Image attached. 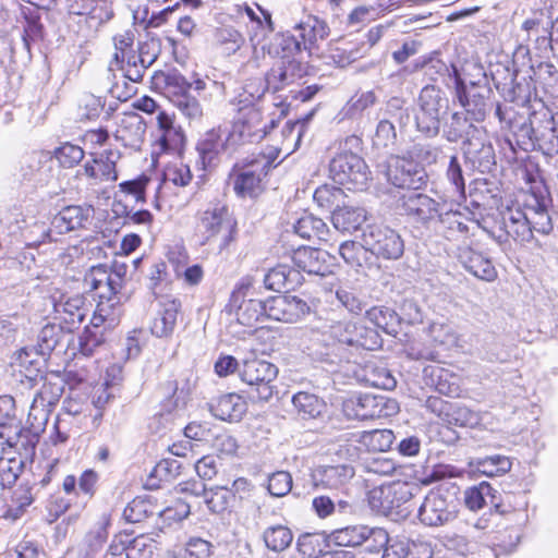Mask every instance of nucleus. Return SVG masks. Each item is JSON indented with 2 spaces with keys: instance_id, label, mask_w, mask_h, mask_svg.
<instances>
[{
  "instance_id": "obj_1",
  "label": "nucleus",
  "mask_w": 558,
  "mask_h": 558,
  "mask_svg": "<svg viewBox=\"0 0 558 558\" xmlns=\"http://www.w3.org/2000/svg\"><path fill=\"white\" fill-rule=\"evenodd\" d=\"M498 233L492 236L506 250L510 247V239L519 244L530 243L534 232L549 234L553 221L547 209V199L536 193L525 194L522 202L507 206L500 211Z\"/></svg>"
},
{
  "instance_id": "obj_2",
  "label": "nucleus",
  "mask_w": 558,
  "mask_h": 558,
  "mask_svg": "<svg viewBox=\"0 0 558 558\" xmlns=\"http://www.w3.org/2000/svg\"><path fill=\"white\" fill-rule=\"evenodd\" d=\"M325 330H311L310 354L317 361L335 364L342 359L341 349L375 350L381 345L379 333L364 325L352 322H333Z\"/></svg>"
},
{
  "instance_id": "obj_3",
  "label": "nucleus",
  "mask_w": 558,
  "mask_h": 558,
  "mask_svg": "<svg viewBox=\"0 0 558 558\" xmlns=\"http://www.w3.org/2000/svg\"><path fill=\"white\" fill-rule=\"evenodd\" d=\"M197 232L203 245L217 242L219 252H223L236 241L238 223L226 205L214 203L198 213Z\"/></svg>"
},
{
  "instance_id": "obj_4",
  "label": "nucleus",
  "mask_w": 558,
  "mask_h": 558,
  "mask_svg": "<svg viewBox=\"0 0 558 558\" xmlns=\"http://www.w3.org/2000/svg\"><path fill=\"white\" fill-rule=\"evenodd\" d=\"M272 167V160L264 155L244 158L234 163L229 182L240 197H256L263 192V180Z\"/></svg>"
},
{
  "instance_id": "obj_5",
  "label": "nucleus",
  "mask_w": 558,
  "mask_h": 558,
  "mask_svg": "<svg viewBox=\"0 0 558 558\" xmlns=\"http://www.w3.org/2000/svg\"><path fill=\"white\" fill-rule=\"evenodd\" d=\"M357 142V137L348 138L344 147L329 162L330 178L338 184L348 185L349 190H363L371 174L364 159L347 148Z\"/></svg>"
},
{
  "instance_id": "obj_6",
  "label": "nucleus",
  "mask_w": 558,
  "mask_h": 558,
  "mask_svg": "<svg viewBox=\"0 0 558 558\" xmlns=\"http://www.w3.org/2000/svg\"><path fill=\"white\" fill-rule=\"evenodd\" d=\"M418 109L415 113L417 131L427 137H435L440 131L441 110L448 108V99L435 85L424 86L417 98Z\"/></svg>"
},
{
  "instance_id": "obj_7",
  "label": "nucleus",
  "mask_w": 558,
  "mask_h": 558,
  "mask_svg": "<svg viewBox=\"0 0 558 558\" xmlns=\"http://www.w3.org/2000/svg\"><path fill=\"white\" fill-rule=\"evenodd\" d=\"M240 378L252 389L248 392L252 399L268 401L275 392L274 380L277 378L278 368L270 362L251 359L245 360L239 369Z\"/></svg>"
},
{
  "instance_id": "obj_8",
  "label": "nucleus",
  "mask_w": 558,
  "mask_h": 558,
  "mask_svg": "<svg viewBox=\"0 0 558 558\" xmlns=\"http://www.w3.org/2000/svg\"><path fill=\"white\" fill-rule=\"evenodd\" d=\"M275 126L276 121L274 119L268 122L264 121L262 111L256 106H241L229 133V140L234 145L259 142Z\"/></svg>"
},
{
  "instance_id": "obj_9",
  "label": "nucleus",
  "mask_w": 558,
  "mask_h": 558,
  "mask_svg": "<svg viewBox=\"0 0 558 558\" xmlns=\"http://www.w3.org/2000/svg\"><path fill=\"white\" fill-rule=\"evenodd\" d=\"M343 412L349 418H381L396 415L399 412V404L387 396L365 393L345 400Z\"/></svg>"
},
{
  "instance_id": "obj_10",
  "label": "nucleus",
  "mask_w": 558,
  "mask_h": 558,
  "mask_svg": "<svg viewBox=\"0 0 558 558\" xmlns=\"http://www.w3.org/2000/svg\"><path fill=\"white\" fill-rule=\"evenodd\" d=\"M363 241L377 258L397 260L404 253V241L400 233L385 225H371L363 233Z\"/></svg>"
},
{
  "instance_id": "obj_11",
  "label": "nucleus",
  "mask_w": 558,
  "mask_h": 558,
  "mask_svg": "<svg viewBox=\"0 0 558 558\" xmlns=\"http://www.w3.org/2000/svg\"><path fill=\"white\" fill-rule=\"evenodd\" d=\"M417 517L422 524L437 527L453 521L457 517V504L454 498L440 489L430 490L417 510Z\"/></svg>"
},
{
  "instance_id": "obj_12",
  "label": "nucleus",
  "mask_w": 558,
  "mask_h": 558,
  "mask_svg": "<svg viewBox=\"0 0 558 558\" xmlns=\"http://www.w3.org/2000/svg\"><path fill=\"white\" fill-rule=\"evenodd\" d=\"M386 177L396 187L412 190L423 187L428 180L425 169L420 163L399 156H392L388 160Z\"/></svg>"
},
{
  "instance_id": "obj_13",
  "label": "nucleus",
  "mask_w": 558,
  "mask_h": 558,
  "mask_svg": "<svg viewBox=\"0 0 558 558\" xmlns=\"http://www.w3.org/2000/svg\"><path fill=\"white\" fill-rule=\"evenodd\" d=\"M84 287L94 298L97 299L98 304L107 303L111 306H118L121 302V288L117 281L112 280L108 275V266L96 265L89 268L84 276Z\"/></svg>"
},
{
  "instance_id": "obj_14",
  "label": "nucleus",
  "mask_w": 558,
  "mask_h": 558,
  "mask_svg": "<svg viewBox=\"0 0 558 558\" xmlns=\"http://www.w3.org/2000/svg\"><path fill=\"white\" fill-rule=\"evenodd\" d=\"M266 311L269 319L295 324L311 313V307L298 296L276 295L266 301Z\"/></svg>"
},
{
  "instance_id": "obj_15",
  "label": "nucleus",
  "mask_w": 558,
  "mask_h": 558,
  "mask_svg": "<svg viewBox=\"0 0 558 558\" xmlns=\"http://www.w3.org/2000/svg\"><path fill=\"white\" fill-rule=\"evenodd\" d=\"M445 207H447L446 202H437L423 193H411L402 198L404 213L424 226L435 222Z\"/></svg>"
},
{
  "instance_id": "obj_16",
  "label": "nucleus",
  "mask_w": 558,
  "mask_h": 558,
  "mask_svg": "<svg viewBox=\"0 0 558 558\" xmlns=\"http://www.w3.org/2000/svg\"><path fill=\"white\" fill-rule=\"evenodd\" d=\"M94 218V209L92 206L70 205L63 207L51 219L53 232L57 235L65 233L87 230Z\"/></svg>"
},
{
  "instance_id": "obj_17",
  "label": "nucleus",
  "mask_w": 558,
  "mask_h": 558,
  "mask_svg": "<svg viewBox=\"0 0 558 558\" xmlns=\"http://www.w3.org/2000/svg\"><path fill=\"white\" fill-rule=\"evenodd\" d=\"M53 311L56 319L63 324L70 333L83 323L89 308L83 295L62 294L58 300L53 298Z\"/></svg>"
},
{
  "instance_id": "obj_18",
  "label": "nucleus",
  "mask_w": 558,
  "mask_h": 558,
  "mask_svg": "<svg viewBox=\"0 0 558 558\" xmlns=\"http://www.w3.org/2000/svg\"><path fill=\"white\" fill-rule=\"evenodd\" d=\"M119 150L108 149L96 155L92 161H86L77 171V177H86L93 184L113 182L118 179L116 165L120 159Z\"/></svg>"
},
{
  "instance_id": "obj_19",
  "label": "nucleus",
  "mask_w": 558,
  "mask_h": 558,
  "mask_svg": "<svg viewBox=\"0 0 558 558\" xmlns=\"http://www.w3.org/2000/svg\"><path fill=\"white\" fill-rule=\"evenodd\" d=\"M335 257L327 251L311 246H300L293 252L292 262L298 270L325 277L332 272Z\"/></svg>"
},
{
  "instance_id": "obj_20",
  "label": "nucleus",
  "mask_w": 558,
  "mask_h": 558,
  "mask_svg": "<svg viewBox=\"0 0 558 558\" xmlns=\"http://www.w3.org/2000/svg\"><path fill=\"white\" fill-rule=\"evenodd\" d=\"M229 142H231L229 135L225 137L221 128H214L202 135L196 144V151L204 170L214 168L218 163V157Z\"/></svg>"
},
{
  "instance_id": "obj_21",
  "label": "nucleus",
  "mask_w": 558,
  "mask_h": 558,
  "mask_svg": "<svg viewBox=\"0 0 558 558\" xmlns=\"http://www.w3.org/2000/svg\"><path fill=\"white\" fill-rule=\"evenodd\" d=\"M146 123L143 117L136 112H128L119 119L114 136L125 147L140 149L144 143Z\"/></svg>"
},
{
  "instance_id": "obj_22",
  "label": "nucleus",
  "mask_w": 558,
  "mask_h": 558,
  "mask_svg": "<svg viewBox=\"0 0 558 558\" xmlns=\"http://www.w3.org/2000/svg\"><path fill=\"white\" fill-rule=\"evenodd\" d=\"M412 488L407 483H396L371 493V504L383 513H389L412 498Z\"/></svg>"
},
{
  "instance_id": "obj_23",
  "label": "nucleus",
  "mask_w": 558,
  "mask_h": 558,
  "mask_svg": "<svg viewBox=\"0 0 558 558\" xmlns=\"http://www.w3.org/2000/svg\"><path fill=\"white\" fill-rule=\"evenodd\" d=\"M154 89L162 93L172 104L190 94L189 81L175 69L168 71H156L151 76Z\"/></svg>"
},
{
  "instance_id": "obj_24",
  "label": "nucleus",
  "mask_w": 558,
  "mask_h": 558,
  "mask_svg": "<svg viewBox=\"0 0 558 558\" xmlns=\"http://www.w3.org/2000/svg\"><path fill=\"white\" fill-rule=\"evenodd\" d=\"M304 72L303 64L296 59H291L278 62L265 77L270 90L277 93L301 78Z\"/></svg>"
},
{
  "instance_id": "obj_25",
  "label": "nucleus",
  "mask_w": 558,
  "mask_h": 558,
  "mask_svg": "<svg viewBox=\"0 0 558 558\" xmlns=\"http://www.w3.org/2000/svg\"><path fill=\"white\" fill-rule=\"evenodd\" d=\"M303 279V275L296 268L286 264H278L267 271L264 277V283L268 290L289 292L299 288Z\"/></svg>"
},
{
  "instance_id": "obj_26",
  "label": "nucleus",
  "mask_w": 558,
  "mask_h": 558,
  "mask_svg": "<svg viewBox=\"0 0 558 558\" xmlns=\"http://www.w3.org/2000/svg\"><path fill=\"white\" fill-rule=\"evenodd\" d=\"M458 259L466 271L478 279L494 281L497 278L492 260L469 246L459 248Z\"/></svg>"
},
{
  "instance_id": "obj_27",
  "label": "nucleus",
  "mask_w": 558,
  "mask_h": 558,
  "mask_svg": "<svg viewBox=\"0 0 558 558\" xmlns=\"http://www.w3.org/2000/svg\"><path fill=\"white\" fill-rule=\"evenodd\" d=\"M426 384L433 386L439 393L448 397H459L461 393L460 377L450 369L439 365L424 368Z\"/></svg>"
},
{
  "instance_id": "obj_28",
  "label": "nucleus",
  "mask_w": 558,
  "mask_h": 558,
  "mask_svg": "<svg viewBox=\"0 0 558 558\" xmlns=\"http://www.w3.org/2000/svg\"><path fill=\"white\" fill-rule=\"evenodd\" d=\"M456 84V97L459 104L465 109L468 118L472 122H482L486 117V101L480 94H470L466 85L460 77L458 70L452 66Z\"/></svg>"
},
{
  "instance_id": "obj_29",
  "label": "nucleus",
  "mask_w": 558,
  "mask_h": 558,
  "mask_svg": "<svg viewBox=\"0 0 558 558\" xmlns=\"http://www.w3.org/2000/svg\"><path fill=\"white\" fill-rule=\"evenodd\" d=\"M312 476L315 486L338 489L354 476V469L349 464L324 465L317 468Z\"/></svg>"
},
{
  "instance_id": "obj_30",
  "label": "nucleus",
  "mask_w": 558,
  "mask_h": 558,
  "mask_svg": "<svg viewBox=\"0 0 558 558\" xmlns=\"http://www.w3.org/2000/svg\"><path fill=\"white\" fill-rule=\"evenodd\" d=\"M69 11L76 15H87L92 26L98 27L109 22L114 13L112 1H68Z\"/></svg>"
},
{
  "instance_id": "obj_31",
  "label": "nucleus",
  "mask_w": 558,
  "mask_h": 558,
  "mask_svg": "<svg viewBox=\"0 0 558 558\" xmlns=\"http://www.w3.org/2000/svg\"><path fill=\"white\" fill-rule=\"evenodd\" d=\"M435 230L449 241L464 239L469 233L464 216L458 210L446 207L435 221Z\"/></svg>"
},
{
  "instance_id": "obj_32",
  "label": "nucleus",
  "mask_w": 558,
  "mask_h": 558,
  "mask_svg": "<svg viewBox=\"0 0 558 558\" xmlns=\"http://www.w3.org/2000/svg\"><path fill=\"white\" fill-rule=\"evenodd\" d=\"M52 158L46 151H33L25 156L21 163V174L24 180L43 183L51 170Z\"/></svg>"
},
{
  "instance_id": "obj_33",
  "label": "nucleus",
  "mask_w": 558,
  "mask_h": 558,
  "mask_svg": "<svg viewBox=\"0 0 558 558\" xmlns=\"http://www.w3.org/2000/svg\"><path fill=\"white\" fill-rule=\"evenodd\" d=\"M476 134L481 135L482 131L461 112L451 113L442 124V136L449 143H457L461 140L468 141Z\"/></svg>"
},
{
  "instance_id": "obj_34",
  "label": "nucleus",
  "mask_w": 558,
  "mask_h": 558,
  "mask_svg": "<svg viewBox=\"0 0 558 558\" xmlns=\"http://www.w3.org/2000/svg\"><path fill=\"white\" fill-rule=\"evenodd\" d=\"M180 302L177 300H163L160 302V308L153 319L150 330L156 337L162 338L172 335L180 310Z\"/></svg>"
},
{
  "instance_id": "obj_35",
  "label": "nucleus",
  "mask_w": 558,
  "mask_h": 558,
  "mask_svg": "<svg viewBox=\"0 0 558 558\" xmlns=\"http://www.w3.org/2000/svg\"><path fill=\"white\" fill-rule=\"evenodd\" d=\"M464 155L473 163H477L482 172L488 171L495 165L494 147L481 136L475 135L464 141Z\"/></svg>"
},
{
  "instance_id": "obj_36",
  "label": "nucleus",
  "mask_w": 558,
  "mask_h": 558,
  "mask_svg": "<svg viewBox=\"0 0 558 558\" xmlns=\"http://www.w3.org/2000/svg\"><path fill=\"white\" fill-rule=\"evenodd\" d=\"M245 400L236 393H228L219 397L215 403L210 405L214 416L221 421H240L246 412Z\"/></svg>"
},
{
  "instance_id": "obj_37",
  "label": "nucleus",
  "mask_w": 558,
  "mask_h": 558,
  "mask_svg": "<svg viewBox=\"0 0 558 558\" xmlns=\"http://www.w3.org/2000/svg\"><path fill=\"white\" fill-rule=\"evenodd\" d=\"M295 29L301 37V44L304 49L311 50L317 46L318 41L325 40L329 35V27L324 20L317 16L308 15L302 21Z\"/></svg>"
},
{
  "instance_id": "obj_38",
  "label": "nucleus",
  "mask_w": 558,
  "mask_h": 558,
  "mask_svg": "<svg viewBox=\"0 0 558 558\" xmlns=\"http://www.w3.org/2000/svg\"><path fill=\"white\" fill-rule=\"evenodd\" d=\"M263 50L267 49L268 54L279 58L280 61H288L295 59V56L301 52V41L290 33L276 34L268 46H263Z\"/></svg>"
},
{
  "instance_id": "obj_39",
  "label": "nucleus",
  "mask_w": 558,
  "mask_h": 558,
  "mask_svg": "<svg viewBox=\"0 0 558 558\" xmlns=\"http://www.w3.org/2000/svg\"><path fill=\"white\" fill-rule=\"evenodd\" d=\"M332 223L340 231H355L366 221V211L361 207L339 206L332 210Z\"/></svg>"
},
{
  "instance_id": "obj_40",
  "label": "nucleus",
  "mask_w": 558,
  "mask_h": 558,
  "mask_svg": "<svg viewBox=\"0 0 558 558\" xmlns=\"http://www.w3.org/2000/svg\"><path fill=\"white\" fill-rule=\"evenodd\" d=\"M554 22L550 17L545 20L543 11L534 12L533 15L522 23V31L526 32V40L531 39L532 35L536 36L535 41L538 45L550 44L553 35Z\"/></svg>"
},
{
  "instance_id": "obj_41",
  "label": "nucleus",
  "mask_w": 558,
  "mask_h": 558,
  "mask_svg": "<svg viewBox=\"0 0 558 558\" xmlns=\"http://www.w3.org/2000/svg\"><path fill=\"white\" fill-rule=\"evenodd\" d=\"M295 234L306 240L326 241L329 232L328 226L323 219L313 216L312 214H304L293 225Z\"/></svg>"
},
{
  "instance_id": "obj_42",
  "label": "nucleus",
  "mask_w": 558,
  "mask_h": 558,
  "mask_svg": "<svg viewBox=\"0 0 558 558\" xmlns=\"http://www.w3.org/2000/svg\"><path fill=\"white\" fill-rule=\"evenodd\" d=\"M366 318L388 335H397L400 329L399 314L387 306H373L366 311Z\"/></svg>"
},
{
  "instance_id": "obj_43",
  "label": "nucleus",
  "mask_w": 558,
  "mask_h": 558,
  "mask_svg": "<svg viewBox=\"0 0 558 558\" xmlns=\"http://www.w3.org/2000/svg\"><path fill=\"white\" fill-rule=\"evenodd\" d=\"M422 553L424 558H432V549L429 545L421 543H410L407 539L391 538V541L384 547L381 558H407L413 556L414 553Z\"/></svg>"
},
{
  "instance_id": "obj_44",
  "label": "nucleus",
  "mask_w": 558,
  "mask_h": 558,
  "mask_svg": "<svg viewBox=\"0 0 558 558\" xmlns=\"http://www.w3.org/2000/svg\"><path fill=\"white\" fill-rule=\"evenodd\" d=\"M292 404L302 418H315L325 411L323 399L307 391H299L292 397Z\"/></svg>"
},
{
  "instance_id": "obj_45",
  "label": "nucleus",
  "mask_w": 558,
  "mask_h": 558,
  "mask_svg": "<svg viewBox=\"0 0 558 558\" xmlns=\"http://www.w3.org/2000/svg\"><path fill=\"white\" fill-rule=\"evenodd\" d=\"M109 523V518L104 517L99 525L86 534L80 546L81 558H93L102 548L109 535L107 531Z\"/></svg>"
},
{
  "instance_id": "obj_46",
  "label": "nucleus",
  "mask_w": 558,
  "mask_h": 558,
  "mask_svg": "<svg viewBox=\"0 0 558 558\" xmlns=\"http://www.w3.org/2000/svg\"><path fill=\"white\" fill-rule=\"evenodd\" d=\"M65 327L61 324H47L41 328L37 338L38 352L41 357L49 355L66 337Z\"/></svg>"
},
{
  "instance_id": "obj_47",
  "label": "nucleus",
  "mask_w": 558,
  "mask_h": 558,
  "mask_svg": "<svg viewBox=\"0 0 558 558\" xmlns=\"http://www.w3.org/2000/svg\"><path fill=\"white\" fill-rule=\"evenodd\" d=\"M265 318H267L266 301L248 299L243 300L238 306L236 319L243 326L254 327Z\"/></svg>"
},
{
  "instance_id": "obj_48",
  "label": "nucleus",
  "mask_w": 558,
  "mask_h": 558,
  "mask_svg": "<svg viewBox=\"0 0 558 558\" xmlns=\"http://www.w3.org/2000/svg\"><path fill=\"white\" fill-rule=\"evenodd\" d=\"M20 229L28 246H38L43 243L58 241L57 232H53L51 223L47 226L45 221H34L20 227Z\"/></svg>"
},
{
  "instance_id": "obj_49",
  "label": "nucleus",
  "mask_w": 558,
  "mask_h": 558,
  "mask_svg": "<svg viewBox=\"0 0 558 558\" xmlns=\"http://www.w3.org/2000/svg\"><path fill=\"white\" fill-rule=\"evenodd\" d=\"M181 473V464L175 459H162L151 470L147 486L158 488L161 483L173 481Z\"/></svg>"
},
{
  "instance_id": "obj_50",
  "label": "nucleus",
  "mask_w": 558,
  "mask_h": 558,
  "mask_svg": "<svg viewBox=\"0 0 558 558\" xmlns=\"http://www.w3.org/2000/svg\"><path fill=\"white\" fill-rule=\"evenodd\" d=\"M495 492L496 490L487 482H482L477 486L470 487L464 493L465 506L472 511L482 509L488 502L498 507L495 501Z\"/></svg>"
},
{
  "instance_id": "obj_51",
  "label": "nucleus",
  "mask_w": 558,
  "mask_h": 558,
  "mask_svg": "<svg viewBox=\"0 0 558 558\" xmlns=\"http://www.w3.org/2000/svg\"><path fill=\"white\" fill-rule=\"evenodd\" d=\"M472 465L486 476H501L511 470L512 462L509 457L493 454L475 459Z\"/></svg>"
},
{
  "instance_id": "obj_52",
  "label": "nucleus",
  "mask_w": 558,
  "mask_h": 558,
  "mask_svg": "<svg viewBox=\"0 0 558 558\" xmlns=\"http://www.w3.org/2000/svg\"><path fill=\"white\" fill-rule=\"evenodd\" d=\"M136 28L130 27L116 34L112 38L114 46V54L111 64H123L124 60L131 56H136L134 51Z\"/></svg>"
},
{
  "instance_id": "obj_53",
  "label": "nucleus",
  "mask_w": 558,
  "mask_h": 558,
  "mask_svg": "<svg viewBox=\"0 0 558 558\" xmlns=\"http://www.w3.org/2000/svg\"><path fill=\"white\" fill-rule=\"evenodd\" d=\"M263 539L268 549L280 553L291 545L293 534L288 526L277 524L271 525L264 531Z\"/></svg>"
},
{
  "instance_id": "obj_54",
  "label": "nucleus",
  "mask_w": 558,
  "mask_h": 558,
  "mask_svg": "<svg viewBox=\"0 0 558 558\" xmlns=\"http://www.w3.org/2000/svg\"><path fill=\"white\" fill-rule=\"evenodd\" d=\"M535 83L539 84L546 93H558V70L551 62H539L531 65Z\"/></svg>"
},
{
  "instance_id": "obj_55",
  "label": "nucleus",
  "mask_w": 558,
  "mask_h": 558,
  "mask_svg": "<svg viewBox=\"0 0 558 558\" xmlns=\"http://www.w3.org/2000/svg\"><path fill=\"white\" fill-rule=\"evenodd\" d=\"M184 145V134L179 126L170 128L161 133L154 148V154H179Z\"/></svg>"
},
{
  "instance_id": "obj_56",
  "label": "nucleus",
  "mask_w": 558,
  "mask_h": 558,
  "mask_svg": "<svg viewBox=\"0 0 558 558\" xmlns=\"http://www.w3.org/2000/svg\"><path fill=\"white\" fill-rule=\"evenodd\" d=\"M446 178L451 185V197L454 202L465 201V183L461 163L457 156H451L446 171Z\"/></svg>"
},
{
  "instance_id": "obj_57",
  "label": "nucleus",
  "mask_w": 558,
  "mask_h": 558,
  "mask_svg": "<svg viewBox=\"0 0 558 558\" xmlns=\"http://www.w3.org/2000/svg\"><path fill=\"white\" fill-rule=\"evenodd\" d=\"M395 440V434L390 429H373L364 432L361 436V442L369 451H388Z\"/></svg>"
},
{
  "instance_id": "obj_58",
  "label": "nucleus",
  "mask_w": 558,
  "mask_h": 558,
  "mask_svg": "<svg viewBox=\"0 0 558 558\" xmlns=\"http://www.w3.org/2000/svg\"><path fill=\"white\" fill-rule=\"evenodd\" d=\"M339 254L351 267H362L368 259L369 250L355 241H345L339 246Z\"/></svg>"
},
{
  "instance_id": "obj_59",
  "label": "nucleus",
  "mask_w": 558,
  "mask_h": 558,
  "mask_svg": "<svg viewBox=\"0 0 558 558\" xmlns=\"http://www.w3.org/2000/svg\"><path fill=\"white\" fill-rule=\"evenodd\" d=\"M368 526L352 525L340 529L333 533V539L340 547H355L362 545L366 541Z\"/></svg>"
},
{
  "instance_id": "obj_60",
  "label": "nucleus",
  "mask_w": 558,
  "mask_h": 558,
  "mask_svg": "<svg viewBox=\"0 0 558 558\" xmlns=\"http://www.w3.org/2000/svg\"><path fill=\"white\" fill-rule=\"evenodd\" d=\"M232 499V490L223 486H216L208 489L204 502L213 513H221L228 509Z\"/></svg>"
},
{
  "instance_id": "obj_61",
  "label": "nucleus",
  "mask_w": 558,
  "mask_h": 558,
  "mask_svg": "<svg viewBox=\"0 0 558 558\" xmlns=\"http://www.w3.org/2000/svg\"><path fill=\"white\" fill-rule=\"evenodd\" d=\"M163 181L172 183L175 186H186L192 181V172L190 167L181 160L169 162L163 169Z\"/></svg>"
},
{
  "instance_id": "obj_62",
  "label": "nucleus",
  "mask_w": 558,
  "mask_h": 558,
  "mask_svg": "<svg viewBox=\"0 0 558 558\" xmlns=\"http://www.w3.org/2000/svg\"><path fill=\"white\" fill-rule=\"evenodd\" d=\"M343 195V191L340 187L324 184L315 190L313 197L319 207L333 210L340 206Z\"/></svg>"
},
{
  "instance_id": "obj_63",
  "label": "nucleus",
  "mask_w": 558,
  "mask_h": 558,
  "mask_svg": "<svg viewBox=\"0 0 558 558\" xmlns=\"http://www.w3.org/2000/svg\"><path fill=\"white\" fill-rule=\"evenodd\" d=\"M154 514L151 502L142 497L134 498L123 510V519L128 523H138Z\"/></svg>"
},
{
  "instance_id": "obj_64",
  "label": "nucleus",
  "mask_w": 558,
  "mask_h": 558,
  "mask_svg": "<svg viewBox=\"0 0 558 558\" xmlns=\"http://www.w3.org/2000/svg\"><path fill=\"white\" fill-rule=\"evenodd\" d=\"M63 393V386L60 383L44 381L39 390L35 393L33 401L53 410Z\"/></svg>"
}]
</instances>
